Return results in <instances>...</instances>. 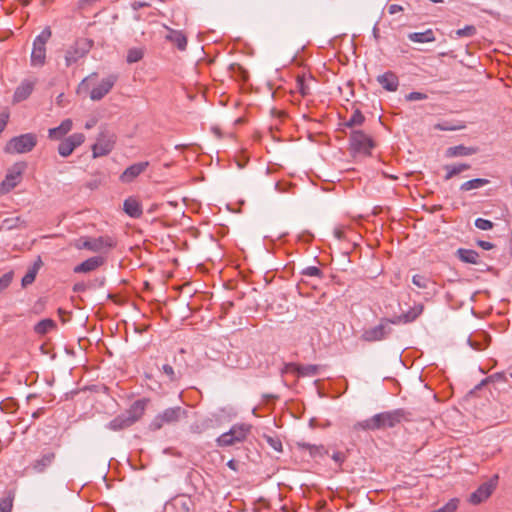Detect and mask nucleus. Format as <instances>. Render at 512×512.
Instances as JSON below:
<instances>
[{
    "instance_id": "f257e3e1",
    "label": "nucleus",
    "mask_w": 512,
    "mask_h": 512,
    "mask_svg": "<svg viewBox=\"0 0 512 512\" xmlns=\"http://www.w3.org/2000/svg\"><path fill=\"white\" fill-rule=\"evenodd\" d=\"M52 36L50 27H45L33 41L30 64L32 67H43L46 63V45Z\"/></svg>"
},
{
    "instance_id": "f03ea898",
    "label": "nucleus",
    "mask_w": 512,
    "mask_h": 512,
    "mask_svg": "<svg viewBox=\"0 0 512 512\" xmlns=\"http://www.w3.org/2000/svg\"><path fill=\"white\" fill-rule=\"evenodd\" d=\"M115 238L109 235L99 237H83L76 241L77 249H86L91 252L102 253L108 252L116 246Z\"/></svg>"
},
{
    "instance_id": "7ed1b4c3",
    "label": "nucleus",
    "mask_w": 512,
    "mask_h": 512,
    "mask_svg": "<svg viewBox=\"0 0 512 512\" xmlns=\"http://www.w3.org/2000/svg\"><path fill=\"white\" fill-rule=\"evenodd\" d=\"M251 425L249 424H235L228 432L221 434L216 443L220 447L232 446L236 443L243 442L250 434Z\"/></svg>"
},
{
    "instance_id": "20e7f679",
    "label": "nucleus",
    "mask_w": 512,
    "mask_h": 512,
    "mask_svg": "<svg viewBox=\"0 0 512 512\" xmlns=\"http://www.w3.org/2000/svg\"><path fill=\"white\" fill-rule=\"evenodd\" d=\"M37 144V137L33 133H26L13 137L5 146V152L10 154L28 153L34 149Z\"/></svg>"
},
{
    "instance_id": "39448f33",
    "label": "nucleus",
    "mask_w": 512,
    "mask_h": 512,
    "mask_svg": "<svg viewBox=\"0 0 512 512\" xmlns=\"http://www.w3.org/2000/svg\"><path fill=\"white\" fill-rule=\"evenodd\" d=\"M187 416V411L180 406L165 409L159 413L150 423L151 430H159L164 425L174 424Z\"/></svg>"
},
{
    "instance_id": "423d86ee",
    "label": "nucleus",
    "mask_w": 512,
    "mask_h": 512,
    "mask_svg": "<svg viewBox=\"0 0 512 512\" xmlns=\"http://www.w3.org/2000/svg\"><path fill=\"white\" fill-rule=\"evenodd\" d=\"M93 46V41L87 38L77 39L65 52V64L67 67L84 58Z\"/></svg>"
},
{
    "instance_id": "0eeeda50",
    "label": "nucleus",
    "mask_w": 512,
    "mask_h": 512,
    "mask_svg": "<svg viewBox=\"0 0 512 512\" xmlns=\"http://www.w3.org/2000/svg\"><path fill=\"white\" fill-rule=\"evenodd\" d=\"M391 319L383 318L379 324L363 331L360 339L364 342H377L386 339L391 333Z\"/></svg>"
},
{
    "instance_id": "6e6552de",
    "label": "nucleus",
    "mask_w": 512,
    "mask_h": 512,
    "mask_svg": "<svg viewBox=\"0 0 512 512\" xmlns=\"http://www.w3.org/2000/svg\"><path fill=\"white\" fill-rule=\"evenodd\" d=\"M407 419V412L404 409H395L374 415L378 429L393 428Z\"/></svg>"
},
{
    "instance_id": "1a4fd4ad",
    "label": "nucleus",
    "mask_w": 512,
    "mask_h": 512,
    "mask_svg": "<svg viewBox=\"0 0 512 512\" xmlns=\"http://www.w3.org/2000/svg\"><path fill=\"white\" fill-rule=\"evenodd\" d=\"M116 136L108 131H101L92 145V156L98 158L108 155L114 148Z\"/></svg>"
},
{
    "instance_id": "9d476101",
    "label": "nucleus",
    "mask_w": 512,
    "mask_h": 512,
    "mask_svg": "<svg viewBox=\"0 0 512 512\" xmlns=\"http://www.w3.org/2000/svg\"><path fill=\"white\" fill-rule=\"evenodd\" d=\"M26 169V163H15L7 172L5 179L0 185L1 193H7L15 188L22 180L23 172Z\"/></svg>"
},
{
    "instance_id": "9b49d317",
    "label": "nucleus",
    "mask_w": 512,
    "mask_h": 512,
    "mask_svg": "<svg viewBox=\"0 0 512 512\" xmlns=\"http://www.w3.org/2000/svg\"><path fill=\"white\" fill-rule=\"evenodd\" d=\"M351 149L354 152L370 154L373 148V140L361 130H354L350 136Z\"/></svg>"
},
{
    "instance_id": "f8f14e48",
    "label": "nucleus",
    "mask_w": 512,
    "mask_h": 512,
    "mask_svg": "<svg viewBox=\"0 0 512 512\" xmlns=\"http://www.w3.org/2000/svg\"><path fill=\"white\" fill-rule=\"evenodd\" d=\"M498 476L495 475L492 479L487 482L482 483L476 491H474L470 497L469 502L473 505H478L484 501H486L497 486Z\"/></svg>"
},
{
    "instance_id": "ddd939ff",
    "label": "nucleus",
    "mask_w": 512,
    "mask_h": 512,
    "mask_svg": "<svg viewBox=\"0 0 512 512\" xmlns=\"http://www.w3.org/2000/svg\"><path fill=\"white\" fill-rule=\"evenodd\" d=\"M118 80L117 75L110 74L103 78L100 83L91 89L90 98L93 101H99L103 99L114 87Z\"/></svg>"
},
{
    "instance_id": "4468645a",
    "label": "nucleus",
    "mask_w": 512,
    "mask_h": 512,
    "mask_svg": "<svg viewBox=\"0 0 512 512\" xmlns=\"http://www.w3.org/2000/svg\"><path fill=\"white\" fill-rule=\"evenodd\" d=\"M85 141V135L82 133H74L60 142L58 145V153L62 157L70 156L73 151L81 146Z\"/></svg>"
},
{
    "instance_id": "2eb2a0df",
    "label": "nucleus",
    "mask_w": 512,
    "mask_h": 512,
    "mask_svg": "<svg viewBox=\"0 0 512 512\" xmlns=\"http://www.w3.org/2000/svg\"><path fill=\"white\" fill-rule=\"evenodd\" d=\"M37 82L38 79L36 77L23 79L14 91L13 103H20L28 99L34 91Z\"/></svg>"
},
{
    "instance_id": "dca6fc26",
    "label": "nucleus",
    "mask_w": 512,
    "mask_h": 512,
    "mask_svg": "<svg viewBox=\"0 0 512 512\" xmlns=\"http://www.w3.org/2000/svg\"><path fill=\"white\" fill-rule=\"evenodd\" d=\"M149 167L148 161L138 162L127 167L123 173L120 175L119 179L122 183H131L134 181L140 174L146 171Z\"/></svg>"
},
{
    "instance_id": "f3484780",
    "label": "nucleus",
    "mask_w": 512,
    "mask_h": 512,
    "mask_svg": "<svg viewBox=\"0 0 512 512\" xmlns=\"http://www.w3.org/2000/svg\"><path fill=\"white\" fill-rule=\"evenodd\" d=\"M146 405V399L137 400L130 406V408L125 413H123L128 419V421H131V425H133L142 418L146 409Z\"/></svg>"
},
{
    "instance_id": "a211bd4d",
    "label": "nucleus",
    "mask_w": 512,
    "mask_h": 512,
    "mask_svg": "<svg viewBox=\"0 0 512 512\" xmlns=\"http://www.w3.org/2000/svg\"><path fill=\"white\" fill-rule=\"evenodd\" d=\"M105 263V258L102 256H93L76 265L73 269L74 273H88L98 269Z\"/></svg>"
},
{
    "instance_id": "6ab92c4d",
    "label": "nucleus",
    "mask_w": 512,
    "mask_h": 512,
    "mask_svg": "<svg viewBox=\"0 0 512 512\" xmlns=\"http://www.w3.org/2000/svg\"><path fill=\"white\" fill-rule=\"evenodd\" d=\"M423 309H424V307L422 304L415 305L407 313L397 315V316L391 318V323L394 325L401 324V323H403V324L411 323V322L415 321L422 314Z\"/></svg>"
},
{
    "instance_id": "aec40b11",
    "label": "nucleus",
    "mask_w": 512,
    "mask_h": 512,
    "mask_svg": "<svg viewBox=\"0 0 512 512\" xmlns=\"http://www.w3.org/2000/svg\"><path fill=\"white\" fill-rule=\"evenodd\" d=\"M72 127V120L65 119L61 122L59 126L50 128L48 130V137L51 140H61L65 135H67L72 130Z\"/></svg>"
},
{
    "instance_id": "412c9836",
    "label": "nucleus",
    "mask_w": 512,
    "mask_h": 512,
    "mask_svg": "<svg viewBox=\"0 0 512 512\" xmlns=\"http://www.w3.org/2000/svg\"><path fill=\"white\" fill-rule=\"evenodd\" d=\"M379 84L387 91L394 92L398 89L399 80L395 73L386 72L377 78Z\"/></svg>"
},
{
    "instance_id": "4be33fe9",
    "label": "nucleus",
    "mask_w": 512,
    "mask_h": 512,
    "mask_svg": "<svg viewBox=\"0 0 512 512\" xmlns=\"http://www.w3.org/2000/svg\"><path fill=\"white\" fill-rule=\"evenodd\" d=\"M55 460V453L48 451L32 463V469L36 473H43Z\"/></svg>"
},
{
    "instance_id": "5701e85b",
    "label": "nucleus",
    "mask_w": 512,
    "mask_h": 512,
    "mask_svg": "<svg viewBox=\"0 0 512 512\" xmlns=\"http://www.w3.org/2000/svg\"><path fill=\"white\" fill-rule=\"evenodd\" d=\"M123 209L125 213L132 218H139L143 213L140 202L133 197H130L124 201Z\"/></svg>"
},
{
    "instance_id": "b1692460",
    "label": "nucleus",
    "mask_w": 512,
    "mask_h": 512,
    "mask_svg": "<svg viewBox=\"0 0 512 512\" xmlns=\"http://www.w3.org/2000/svg\"><path fill=\"white\" fill-rule=\"evenodd\" d=\"M169 33L166 35V39L173 43L179 50L183 51L187 47V37L178 30L168 28Z\"/></svg>"
},
{
    "instance_id": "393cba45",
    "label": "nucleus",
    "mask_w": 512,
    "mask_h": 512,
    "mask_svg": "<svg viewBox=\"0 0 512 512\" xmlns=\"http://www.w3.org/2000/svg\"><path fill=\"white\" fill-rule=\"evenodd\" d=\"M457 257L464 263L477 265L480 263L479 254L472 249L459 248L456 251Z\"/></svg>"
},
{
    "instance_id": "a878e982",
    "label": "nucleus",
    "mask_w": 512,
    "mask_h": 512,
    "mask_svg": "<svg viewBox=\"0 0 512 512\" xmlns=\"http://www.w3.org/2000/svg\"><path fill=\"white\" fill-rule=\"evenodd\" d=\"M477 152V148L474 147H466L464 145H457L453 147H449L446 150L447 157H459V156H470Z\"/></svg>"
},
{
    "instance_id": "bb28decb",
    "label": "nucleus",
    "mask_w": 512,
    "mask_h": 512,
    "mask_svg": "<svg viewBox=\"0 0 512 512\" xmlns=\"http://www.w3.org/2000/svg\"><path fill=\"white\" fill-rule=\"evenodd\" d=\"M170 506L173 507L176 512H191L193 503L192 500L186 496H178L172 500Z\"/></svg>"
},
{
    "instance_id": "cd10ccee",
    "label": "nucleus",
    "mask_w": 512,
    "mask_h": 512,
    "mask_svg": "<svg viewBox=\"0 0 512 512\" xmlns=\"http://www.w3.org/2000/svg\"><path fill=\"white\" fill-rule=\"evenodd\" d=\"M130 426H132L131 421H128L126 416L122 413L111 420L106 427L111 431L117 432L129 428Z\"/></svg>"
},
{
    "instance_id": "c85d7f7f",
    "label": "nucleus",
    "mask_w": 512,
    "mask_h": 512,
    "mask_svg": "<svg viewBox=\"0 0 512 512\" xmlns=\"http://www.w3.org/2000/svg\"><path fill=\"white\" fill-rule=\"evenodd\" d=\"M409 40L416 43H427L435 41L433 30L428 29L424 32H414L408 35Z\"/></svg>"
},
{
    "instance_id": "c756f323",
    "label": "nucleus",
    "mask_w": 512,
    "mask_h": 512,
    "mask_svg": "<svg viewBox=\"0 0 512 512\" xmlns=\"http://www.w3.org/2000/svg\"><path fill=\"white\" fill-rule=\"evenodd\" d=\"M55 327H56L55 321L52 319L46 318V319L39 321L35 325L34 331H35V333H37L39 335H45L48 332H50L51 330H53Z\"/></svg>"
},
{
    "instance_id": "7c9ffc66",
    "label": "nucleus",
    "mask_w": 512,
    "mask_h": 512,
    "mask_svg": "<svg viewBox=\"0 0 512 512\" xmlns=\"http://www.w3.org/2000/svg\"><path fill=\"white\" fill-rule=\"evenodd\" d=\"M444 168L447 171L444 179L450 180L454 176L462 173L463 171L470 169V165L462 163V164H457V165H446Z\"/></svg>"
},
{
    "instance_id": "2f4dec72",
    "label": "nucleus",
    "mask_w": 512,
    "mask_h": 512,
    "mask_svg": "<svg viewBox=\"0 0 512 512\" xmlns=\"http://www.w3.org/2000/svg\"><path fill=\"white\" fill-rule=\"evenodd\" d=\"M488 183H489L488 179L475 178V179L464 182L460 186V190L461 191H470V190H474V189H479V188L487 185Z\"/></svg>"
},
{
    "instance_id": "473e14b6",
    "label": "nucleus",
    "mask_w": 512,
    "mask_h": 512,
    "mask_svg": "<svg viewBox=\"0 0 512 512\" xmlns=\"http://www.w3.org/2000/svg\"><path fill=\"white\" fill-rule=\"evenodd\" d=\"M14 498V491H7L5 495L0 499V512H11L13 508Z\"/></svg>"
},
{
    "instance_id": "72a5a7b5",
    "label": "nucleus",
    "mask_w": 512,
    "mask_h": 512,
    "mask_svg": "<svg viewBox=\"0 0 512 512\" xmlns=\"http://www.w3.org/2000/svg\"><path fill=\"white\" fill-rule=\"evenodd\" d=\"M41 261L39 263H35L29 270L26 272L24 277L22 278L21 284L23 287H27L35 281L36 275L38 273Z\"/></svg>"
},
{
    "instance_id": "f704fd0d",
    "label": "nucleus",
    "mask_w": 512,
    "mask_h": 512,
    "mask_svg": "<svg viewBox=\"0 0 512 512\" xmlns=\"http://www.w3.org/2000/svg\"><path fill=\"white\" fill-rule=\"evenodd\" d=\"M365 121L364 115L360 110L356 109L351 115L350 119H348L343 125L348 128H353L356 126H361Z\"/></svg>"
},
{
    "instance_id": "c9c22d12",
    "label": "nucleus",
    "mask_w": 512,
    "mask_h": 512,
    "mask_svg": "<svg viewBox=\"0 0 512 512\" xmlns=\"http://www.w3.org/2000/svg\"><path fill=\"white\" fill-rule=\"evenodd\" d=\"M162 372L168 380L172 383L178 382L182 376L180 371H175L174 368L170 364H164L162 366Z\"/></svg>"
},
{
    "instance_id": "e433bc0d",
    "label": "nucleus",
    "mask_w": 512,
    "mask_h": 512,
    "mask_svg": "<svg viewBox=\"0 0 512 512\" xmlns=\"http://www.w3.org/2000/svg\"><path fill=\"white\" fill-rule=\"evenodd\" d=\"M353 429L355 431H359V430H365V431H367V430H378L376 422L374 420V416H372L369 419H366V420H363V421L355 423L354 426H353Z\"/></svg>"
},
{
    "instance_id": "4c0bfd02",
    "label": "nucleus",
    "mask_w": 512,
    "mask_h": 512,
    "mask_svg": "<svg viewBox=\"0 0 512 512\" xmlns=\"http://www.w3.org/2000/svg\"><path fill=\"white\" fill-rule=\"evenodd\" d=\"M303 448L307 449L312 457H323L328 451L322 445L303 444Z\"/></svg>"
},
{
    "instance_id": "58836bf2",
    "label": "nucleus",
    "mask_w": 512,
    "mask_h": 512,
    "mask_svg": "<svg viewBox=\"0 0 512 512\" xmlns=\"http://www.w3.org/2000/svg\"><path fill=\"white\" fill-rule=\"evenodd\" d=\"M295 370L297 371L299 376H314L317 374V366L315 365H305V366H295Z\"/></svg>"
},
{
    "instance_id": "ea45409f",
    "label": "nucleus",
    "mask_w": 512,
    "mask_h": 512,
    "mask_svg": "<svg viewBox=\"0 0 512 512\" xmlns=\"http://www.w3.org/2000/svg\"><path fill=\"white\" fill-rule=\"evenodd\" d=\"M296 88L302 96H307L308 94H310V87L307 84V81L304 76H297Z\"/></svg>"
},
{
    "instance_id": "a19ab883",
    "label": "nucleus",
    "mask_w": 512,
    "mask_h": 512,
    "mask_svg": "<svg viewBox=\"0 0 512 512\" xmlns=\"http://www.w3.org/2000/svg\"><path fill=\"white\" fill-rule=\"evenodd\" d=\"M412 282L418 288L426 289V288H428L429 284L431 283V280H430V278H428L424 275L416 274L412 277Z\"/></svg>"
},
{
    "instance_id": "79ce46f5",
    "label": "nucleus",
    "mask_w": 512,
    "mask_h": 512,
    "mask_svg": "<svg viewBox=\"0 0 512 512\" xmlns=\"http://www.w3.org/2000/svg\"><path fill=\"white\" fill-rule=\"evenodd\" d=\"M459 506L457 498L450 499L444 506L431 512H456Z\"/></svg>"
},
{
    "instance_id": "37998d69",
    "label": "nucleus",
    "mask_w": 512,
    "mask_h": 512,
    "mask_svg": "<svg viewBox=\"0 0 512 512\" xmlns=\"http://www.w3.org/2000/svg\"><path fill=\"white\" fill-rule=\"evenodd\" d=\"M143 55V51L140 48L129 49L127 53V62L136 63L143 58Z\"/></svg>"
},
{
    "instance_id": "c03bdc74",
    "label": "nucleus",
    "mask_w": 512,
    "mask_h": 512,
    "mask_svg": "<svg viewBox=\"0 0 512 512\" xmlns=\"http://www.w3.org/2000/svg\"><path fill=\"white\" fill-rule=\"evenodd\" d=\"M14 279L13 271L6 272L0 277V293L5 291Z\"/></svg>"
},
{
    "instance_id": "a18cd8bd",
    "label": "nucleus",
    "mask_w": 512,
    "mask_h": 512,
    "mask_svg": "<svg viewBox=\"0 0 512 512\" xmlns=\"http://www.w3.org/2000/svg\"><path fill=\"white\" fill-rule=\"evenodd\" d=\"M477 32V29L473 25H467L462 29L456 30L455 34L457 37H473Z\"/></svg>"
},
{
    "instance_id": "49530a36",
    "label": "nucleus",
    "mask_w": 512,
    "mask_h": 512,
    "mask_svg": "<svg viewBox=\"0 0 512 512\" xmlns=\"http://www.w3.org/2000/svg\"><path fill=\"white\" fill-rule=\"evenodd\" d=\"M464 127L465 126L463 124L452 125L449 122H443V123L436 124L434 128L437 130H441V131H455V130H461Z\"/></svg>"
},
{
    "instance_id": "de8ad7c7",
    "label": "nucleus",
    "mask_w": 512,
    "mask_h": 512,
    "mask_svg": "<svg viewBox=\"0 0 512 512\" xmlns=\"http://www.w3.org/2000/svg\"><path fill=\"white\" fill-rule=\"evenodd\" d=\"M475 226L480 230H490L493 228L494 224L490 220L484 219V218H477L475 220Z\"/></svg>"
},
{
    "instance_id": "09e8293b",
    "label": "nucleus",
    "mask_w": 512,
    "mask_h": 512,
    "mask_svg": "<svg viewBox=\"0 0 512 512\" xmlns=\"http://www.w3.org/2000/svg\"><path fill=\"white\" fill-rule=\"evenodd\" d=\"M302 274L309 277H321L322 271L316 266H308L302 271Z\"/></svg>"
},
{
    "instance_id": "8fccbe9b",
    "label": "nucleus",
    "mask_w": 512,
    "mask_h": 512,
    "mask_svg": "<svg viewBox=\"0 0 512 512\" xmlns=\"http://www.w3.org/2000/svg\"><path fill=\"white\" fill-rule=\"evenodd\" d=\"M427 99V95L421 92H411L406 95L407 101H418Z\"/></svg>"
},
{
    "instance_id": "3c124183",
    "label": "nucleus",
    "mask_w": 512,
    "mask_h": 512,
    "mask_svg": "<svg viewBox=\"0 0 512 512\" xmlns=\"http://www.w3.org/2000/svg\"><path fill=\"white\" fill-rule=\"evenodd\" d=\"M102 0H79L78 1V7L80 9H88L93 6H95L97 3L101 2Z\"/></svg>"
},
{
    "instance_id": "603ef678",
    "label": "nucleus",
    "mask_w": 512,
    "mask_h": 512,
    "mask_svg": "<svg viewBox=\"0 0 512 512\" xmlns=\"http://www.w3.org/2000/svg\"><path fill=\"white\" fill-rule=\"evenodd\" d=\"M267 442L275 451H282V443L279 439H275L272 437H267Z\"/></svg>"
},
{
    "instance_id": "864d4df0",
    "label": "nucleus",
    "mask_w": 512,
    "mask_h": 512,
    "mask_svg": "<svg viewBox=\"0 0 512 512\" xmlns=\"http://www.w3.org/2000/svg\"><path fill=\"white\" fill-rule=\"evenodd\" d=\"M332 459L339 465L341 466L343 464V462L345 461L346 459V456L343 452H340V451H337V452H334L333 455H332Z\"/></svg>"
},
{
    "instance_id": "5fc2aeb1",
    "label": "nucleus",
    "mask_w": 512,
    "mask_h": 512,
    "mask_svg": "<svg viewBox=\"0 0 512 512\" xmlns=\"http://www.w3.org/2000/svg\"><path fill=\"white\" fill-rule=\"evenodd\" d=\"M9 119V113L8 112H2L0 113V134L5 129Z\"/></svg>"
},
{
    "instance_id": "6e6d98bb",
    "label": "nucleus",
    "mask_w": 512,
    "mask_h": 512,
    "mask_svg": "<svg viewBox=\"0 0 512 512\" xmlns=\"http://www.w3.org/2000/svg\"><path fill=\"white\" fill-rule=\"evenodd\" d=\"M96 75V73H92L91 75L83 79L79 85V90H87L89 81Z\"/></svg>"
},
{
    "instance_id": "4d7b16f0",
    "label": "nucleus",
    "mask_w": 512,
    "mask_h": 512,
    "mask_svg": "<svg viewBox=\"0 0 512 512\" xmlns=\"http://www.w3.org/2000/svg\"><path fill=\"white\" fill-rule=\"evenodd\" d=\"M477 245L484 250H491L494 248V244L488 241L479 240L477 241Z\"/></svg>"
},
{
    "instance_id": "13d9d810",
    "label": "nucleus",
    "mask_w": 512,
    "mask_h": 512,
    "mask_svg": "<svg viewBox=\"0 0 512 512\" xmlns=\"http://www.w3.org/2000/svg\"><path fill=\"white\" fill-rule=\"evenodd\" d=\"M401 11H403V7L398 4H391L388 6V12L391 15L396 14Z\"/></svg>"
},
{
    "instance_id": "bf43d9fd",
    "label": "nucleus",
    "mask_w": 512,
    "mask_h": 512,
    "mask_svg": "<svg viewBox=\"0 0 512 512\" xmlns=\"http://www.w3.org/2000/svg\"><path fill=\"white\" fill-rule=\"evenodd\" d=\"M227 466H228L230 469H232V470H234V471H237V466H238V464H237V462H236L235 460H233V459L229 460V461L227 462Z\"/></svg>"
},
{
    "instance_id": "052dcab7",
    "label": "nucleus",
    "mask_w": 512,
    "mask_h": 512,
    "mask_svg": "<svg viewBox=\"0 0 512 512\" xmlns=\"http://www.w3.org/2000/svg\"><path fill=\"white\" fill-rule=\"evenodd\" d=\"M96 122H97L96 119H91V120L87 121L85 124V128L86 129L93 128L96 125Z\"/></svg>"
},
{
    "instance_id": "680f3d73",
    "label": "nucleus",
    "mask_w": 512,
    "mask_h": 512,
    "mask_svg": "<svg viewBox=\"0 0 512 512\" xmlns=\"http://www.w3.org/2000/svg\"><path fill=\"white\" fill-rule=\"evenodd\" d=\"M373 36L376 41L379 40L380 35H379V29L377 27V24L373 27Z\"/></svg>"
},
{
    "instance_id": "e2e57ef3",
    "label": "nucleus",
    "mask_w": 512,
    "mask_h": 512,
    "mask_svg": "<svg viewBox=\"0 0 512 512\" xmlns=\"http://www.w3.org/2000/svg\"><path fill=\"white\" fill-rule=\"evenodd\" d=\"M191 431L194 432V433H201V428L199 427V425H192L191 426Z\"/></svg>"
},
{
    "instance_id": "0e129e2a",
    "label": "nucleus",
    "mask_w": 512,
    "mask_h": 512,
    "mask_svg": "<svg viewBox=\"0 0 512 512\" xmlns=\"http://www.w3.org/2000/svg\"><path fill=\"white\" fill-rule=\"evenodd\" d=\"M145 6H148V4H147V3H145V2H139V3H137V7H145Z\"/></svg>"
},
{
    "instance_id": "69168bd1",
    "label": "nucleus",
    "mask_w": 512,
    "mask_h": 512,
    "mask_svg": "<svg viewBox=\"0 0 512 512\" xmlns=\"http://www.w3.org/2000/svg\"><path fill=\"white\" fill-rule=\"evenodd\" d=\"M431 2L433 3H439V2H442V0H430Z\"/></svg>"
},
{
    "instance_id": "338daca9",
    "label": "nucleus",
    "mask_w": 512,
    "mask_h": 512,
    "mask_svg": "<svg viewBox=\"0 0 512 512\" xmlns=\"http://www.w3.org/2000/svg\"><path fill=\"white\" fill-rule=\"evenodd\" d=\"M511 378H512V373L510 374Z\"/></svg>"
}]
</instances>
